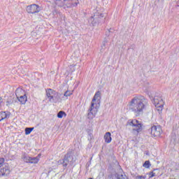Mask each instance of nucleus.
I'll return each instance as SVG.
<instances>
[{
	"label": "nucleus",
	"mask_w": 179,
	"mask_h": 179,
	"mask_svg": "<svg viewBox=\"0 0 179 179\" xmlns=\"http://www.w3.org/2000/svg\"><path fill=\"white\" fill-rule=\"evenodd\" d=\"M100 99H101V92L98 91L95 93L92 100L91 106L88 110V120H93V118L96 117V114H97L99 111V106H97V103H96V101H100Z\"/></svg>",
	"instance_id": "2"
},
{
	"label": "nucleus",
	"mask_w": 179,
	"mask_h": 179,
	"mask_svg": "<svg viewBox=\"0 0 179 179\" xmlns=\"http://www.w3.org/2000/svg\"><path fill=\"white\" fill-rule=\"evenodd\" d=\"M8 117H9V115L6 112H0V122L3 121V120H6Z\"/></svg>",
	"instance_id": "17"
},
{
	"label": "nucleus",
	"mask_w": 179,
	"mask_h": 179,
	"mask_svg": "<svg viewBox=\"0 0 179 179\" xmlns=\"http://www.w3.org/2000/svg\"><path fill=\"white\" fill-rule=\"evenodd\" d=\"M17 99L21 104H26V101H27V96H26V94L17 97Z\"/></svg>",
	"instance_id": "12"
},
{
	"label": "nucleus",
	"mask_w": 179,
	"mask_h": 179,
	"mask_svg": "<svg viewBox=\"0 0 179 179\" xmlns=\"http://www.w3.org/2000/svg\"><path fill=\"white\" fill-rule=\"evenodd\" d=\"M154 104L155 106L157 111L159 112V114H161L164 107V101H163V99H162V97L160 96H155Z\"/></svg>",
	"instance_id": "5"
},
{
	"label": "nucleus",
	"mask_w": 179,
	"mask_h": 179,
	"mask_svg": "<svg viewBox=\"0 0 179 179\" xmlns=\"http://www.w3.org/2000/svg\"><path fill=\"white\" fill-rule=\"evenodd\" d=\"M57 92L52 89H47L46 90V97L49 99L52 96H54V94Z\"/></svg>",
	"instance_id": "14"
},
{
	"label": "nucleus",
	"mask_w": 179,
	"mask_h": 179,
	"mask_svg": "<svg viewBox=\"0 0 179 179\" xmlns=\"http://www.w3.org/2000/svg\"><path fill=\"white\" fill-rule=\"evenodd\" d=\"M73 94V91H66L64 92V96H62V100H67L68 97Z\"/></svg>",
	"instance_id": "16"
},
{
	"label": "nucleus",
	"mask_w": 179,
	"mask_h": 179,
	"mask_svg": "<svg viewBox=\"0 0 179 179\" xmlns=\"http://www.w3.org/2000/svg\"><path fill=\"white\" fill-rule=\"evenodd\" d=\"M145 104L146 99L145 96L138 95L131 99L128 103L127 107L131 111L134 113L136 117H139V115L143 113Z\"/></svg>",
	"instance_id": "1"
},
{
	"label": "nucleus",
	"mask_w": 179,
	"mask_h": 179,
	"mask_svg": "<svg viewBox=\"0 0 179 179\" xmlns=\"http://www.w3.org/2000/svg\"><path fill=\"white\" fill-rule=\"evenodd\" d=\"M64 117H66V113L64 111L61 110L57 113L58 118H62Z\"/></svg>",
	"instance_id": "20"
},
{
	"label": "nucleus",
	"mask_w": 179,
	"mask_h": 179,
	"mask_svg": "<svg viewBox=\"0 0 179 179\" xmlns=\"http://www.w3.org/2000/svg\"><path fill=\"white\" fill-rule=\"evenodd\" d=\"M127 124L130 125V127H134L133 131H136L138 134L142 131V124L136 119L129 120Z\"/></svg>",
	"instance_id": "6"
},
{
	"label": "nucleus",
	"mask_w": 179,
	"mask_h": 179,
	"mask_svg": "<svg viewBox=\"0 0 179 179\" xmlns=\"http://www.w3.org/2000/svg\"><path fill=\"white\" fill-rule=\"evenodd\" d=\"M34 129V127H27L25 129V135H30L31 134V131Z\"/></svg>",
	"instance_id": "21"
},
{
	"label": "nucleus",
	"mask_w": 179,
	"mask_h": 179,
	"mask_svg": "<svg viewBox=\"0 0 179 179\" xmlns=\"http://www.w3.org/2000/svg\"><path fill=\"white\" fill-rule=\"evenodd\" d=\"M103 139L106 143H110L112 138H111V133L106 132L103 136Z\"/></svg>",
	"instance_id": "13"
},
{
	"label": "nucleus",
	"mask_w": 179,
	"mask_h": 179,
	"mask_svg": "<svg viewBox=\"0 0 179 179\" xmlns=\"http://www.w3.org/2000/svg\"><path fill=\"white\" fill-rule=\"evenodd\" d=\"M5 163V159L3 158H0V167Z\"/></svg>",
	"instance_id": "26"
},
{
	"label": "nucleus",
	"mask_w": 179,
	"mask_h": 179,
	"mask_svg": "<svg viewBox=\"0 0 179 179\" xmlns=\"http://www.w3.org/2000/svg\"><path fill=\"white\" fill-rule=\"evenodd\" d=\"M48 100L50 101V103H59V101H61V94L56 92Z\"/></svg>",
	"instance_id": "9"
},
{
	"label": "nucleus",
	"mask_w": 179,
	"mask_h": 179,
	"mask_svg": "<svg viewBox=\"0 0 179 179\" xmlns=\"http://www.w3.org/2000/svg\"><path fill=\"white\" fill-rule=\"evenodd\" d=\"M143 166L145 167V169H149L150 167V162L145 161Z\"/></svg>",
	"instance_id": "22"
},
{
	"label": "nucleus",
	"mask_w": 179,
	"mask_h": 179,
	"mask_svg": "<svg viewBox=\"0 0 179 179\" xmlns=\"http://www.w3.org/2000/svg\"><path fill=\"white\" fill-rule=\"evenodd\" d=\"M149 176H150V178L155 177V175H153L152 172H150Z\"/></svg>",
	"instance_id": "27"
},
{
	"label": "nucleus",
	"mask_w": 179,
	"mask_h": 179,
	"mask_svg": "<svg viewBox=\"0 0 179 179\" xmlns=\"http://www.w3.org/2000/svg\"><path fill=\"white\" fill-rule=\"evenodd\" d=\"M1 173H2V176H9L10 173V169H9L8 165H4V166L1 169Z\"/></svg>",
	"instance_id": "10"
},
{
	"label": "nucleus",
	"mask_w": 179,
	"mask_h": 179,
	"mask_svg": "<svg viewBox=\"0 0 179 179\" xmlns=\"http://www.w3.org/2000/svg\"><path fill=\"white\" fill-rule=\"evenodd\" d=\"M163 132V130H162V127L160 126H152L151 127V135L152 136H154V138H159L160 135H162V133Z\"/></svg>",
	"instance_id": "7"
},
{
	"label": "nucleus",
	"mask_w": 179,
	"mask_h": 179,
	"mask_svg": "<svg viewBox=\"0 0 179 179\" xmlns=\"http://www.w3.org/2000/svg\"><path fill=\"white\" fill-rule=\"evenodd\" d=\"M26 94V93L24 92V90H23V89L22 88H17L15 91V96L16 97H20V96H23Z\"/></svg>",
	"instance_id": "15"
},
{
	"label": "nucleus",
	"mask_w": 179,
	"mask_h": 179,
	"mask_svg": "<svg viewBox=\"0 0 179 179\" xmlns=\"http://www.w3.org/2000/svg\"><path fill=\"white\" fill-rule=\"evenodd\" d=\"M99 18L97 17H91L89 20L88 22L89 23H90L91 24H92V26H95V24H97L99 23Z\"/></svg>",
	"instance_id": "11"
},
{
	"label": "nucleus",
	"mask_w": 179,
	"mask_h": 179,
	"mask_svg": "<svg viewBox=\"0 0 179 179\" xmlns=\"http://www.w3.org/2000/svg\"><path fill=\"white\" fill-rule=\"evenodd\" d=\"M152 173L154 177H157V176H159V170L157 169H154L153 171H152Z\"/></svg>",
	"instance_id": "24"
},
{
	"label": "nucleus",
	"mask_w": 179,
	"mask_h": 179,
	"mask_svg": "<svg viewBox=\"0 0 179 179\" xmlns=\"http://www.w3.org/2000/svg\"><path fill=\"white\" fill-rule=\"evenodd\" d=\"M22 159L25 163H29L30 162V157H29L26 153H24L22 155Z\"/></svg>",
	"instance_id": "18"
},
{
	"label": "nucleus",
	"mask_w": 179,
	"mask_h": 179,
	"mask_svg": "<svg viewBox=\"0 0 179 179\" xmlns=\"http://www.w3.org/2000/svg\"><path fill=\"white\" fill-rule=\"evenodd\" d=\"M58 163L59 164H63V167H68V164L69 167L73 166V163H75V160L73 159V156H72V152H67L64 158L62 160H59Z\"/></svg>",
	"instance_id": "4"
},
{
	"label": "nucleus",
	"mask_w": 179,
	"mask_h": 179,
	"mask_svg": "<svg viewBox=\"0 0 179 179\" xmlns=\"http://www.w3.org/2000/svg\"><path fill=\"white\" fill-rule=\"evenodd\" d=\"M177 5L178 6H179V1L177 2Z\"/></svg>",
	"instance_id": "29"
},
{
	"label": "nucleus",
	"mask_w": 179,
	"mask_h": 179,
	"mask_svg": "<svg viewBox=\"0 0 179 179\" xmlns=\"http://www.w3.org/2000/svg\"><path fill=\"white\" fill-rule=\"evenodd\" d=\"M136 179H146V176H136Z\"/></svg>",
	"instance_id": "25"
},
{
	"label": "nucleus",
	"mask_w": 179,
	"mask_h": 179,
	"mask_svg": "<svg viewBox=\"0 0 179 179\" xmlns=\"http://www.w3.org/2000/svg\"><path fill=\"white\" fill-rule=\"evenodd\" d=\"M96 17L98 18V22H99V23H101V22H103V17H104V15L103 14H100Z\"/></svg>",
	"instance_id": "23"
},
{
	"label": "nucleus",
	"mask_w": 179,
	"mask_h": 179,
	"mask_svg": "<svg viewBox=\"0 0 179 179\" xmlns=\"http://www.w3.org/2000/svg\"><path fill=\"white\" fill-rule=\"evenodd\" d=\"M26 10L28 13H38L41 9L40 8V6L37 4H31L27 7Z\"/></svg>",
	"instance_id": "8"
},
{
	"label": "nucleus",
	"mask_w": 179,
	"mask_h": 179,
	"mask_svg": "<svg viewBox=\"0 0 179 179\" xmlns=\"http://www.w3.org/2000/svg\"><path fill=\"white\" fill-rule=\"evenodd\" d=\"M2 103H3L2 97L0 96V108L1 107H2Z\"/></svg>",
	"instance_id": "28"
},
{
	"label": "nucleus",
	"mask_w": 179,
	"mask_h": 179,
	"mask_svg": "<svg viewBox=\"0 0 179 179\" xmlns=\"http://www.w3.org/2000/svg\"><path fill=\"white\" fill-rule=\"evenodd\" d=\"M57 6L65 8H73V6H78L79 5L78 0H56L55 2Z\"/></svg>",
	"instance_id": "3"
},
{
	"label": "nucleus",
	"mask_w": 179,
	"mask_h": 179,
	"mask_svg": "<svg viewBox=\"0 0 179 179\" xmlns=\"http://www.w3.org/2000/svg\"><path fill=\"white\" fill-rule=\"evenodd\" d=\"M89 179H93V178H90Z\"/></svg>",
	"instance_id": "30"
},
{
	"label": "nucleus",
	"mask_w": 179,
	"mask_h": 179,
	"mask_svg": "<svg viewBox=\"0 0 179 179\" xmlns=\"http://www.w3.org/2000/svg\"><path fill=\"white\" fill-rule=\"evenodd\" d=\"M29 163L31 164H36L38 163V157H30Z\"/></svg>",
	"instance_id": "19"
}]
</instances>
